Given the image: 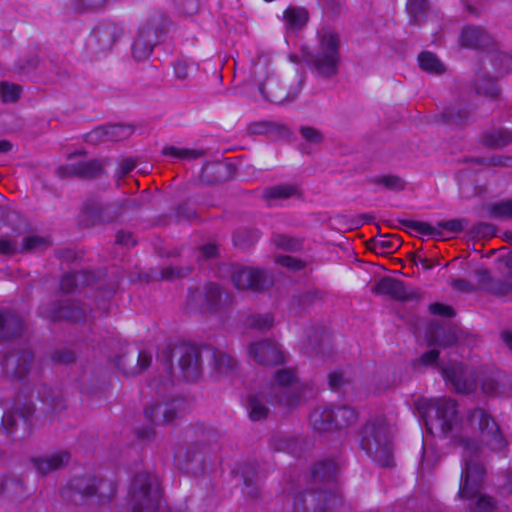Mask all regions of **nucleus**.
<instances>
[{
  "instance_id": "18",
  "label": "nucleus",
  "mask_w": 512,
  "mask_h": 512,
  "mask_svg": "<svg viewBox=\"0 0 512 512\" xmlns=\"http://www.w3.org/2000/svg\"><path fill=\"white\" fill-rule=\"evenodd\" d=\"M304 79L300 77L292 91L286 92L280 81L273 75H268L264 82H260L258 89L268 101L276 104L291 102L298 97L303 87Z\"/></svg>"
},
{
  "instance_id": "48",
  "label": "nucleus",
  "mask_w": 512,
  "mask_h": 512,
  "mask_svg": "<svg viewBox=\"0 0 512 512\" xmlns=\"http://www.w3.org/2000/svg\"><path fill=\"white\" fill-rule=\"evenodd\" d=\"M373 250L377 253H391L400 246L398 239H386L384 237L372 240Z\"/></svg>"
},
{
  "instance_id": "9",
  "label": "nucleus",
  "mask_w": 512,
  "mask_h": 512,
  "mask_svg": "<svg viewBox=\"0 0 512 512\" xmlns=\"http://www.w3.org/2000/svg\"><path fill=\"white\" fill-rule=\"evenodd\" d=\"M65 498L79 504L83 498L98 494L100 500L111 499L115 494V487L111 482L101 479L80 477L74 479L63 491Z\"/></svg>"
},
{
  "instance_id": "64",
  "label": "nucleus",
  "mask_w": 512,
  "mask_h": 512,
  "mask_svg": "<svg viewBox=\"0 0 512 512\" xmlns=\"http://www.w3.org/2000/svg\"><path fill=\"white\" fill-rule=\"evenodd\" d=\"M75 359V354L69 349L57 350L52 354V360L55 362L68 364Z\"/></svg>"
},
{
  "instance_id": "21",
  "label": "nucleus",
  "mask_w": 512,
  "mask_h": 512,
  "mask_svg": "<svg viewBox=\"0 0 512 512\" xmlns=\"http://www.w3.org/2000/svg\"><path fill=\"white\" fill-rule=\"evenodd\" d=\"M40 314L52 321L69 320L79 322L86 319V309L69 300L51 306H42Z\"/></svg>"
},
{
  "instance_id": "56",
  "label": "nucleus",
  "mask_w": 512,
  "mask_h": 512,
  "mask_svg": "<svg viewBox=\"0 0 512 512\" xmlns=\"http://www.w3.org/2000/svg\"><path fill=\"white\" fill-rule=\"evenodd\" d=\"M428 7L427 0H408L407 2V11L411 14L413 21L418 23L419 17L421 14L425 12Z\"/></svg>"
},
{
  "instance_id": "30",
  "label": "nucleus",
  "mask_w": 512,
  "mask_h": 512,
  "mask_svg": "<svg viewBox=\"0 0 512 512\" xmlns=\"http://www.w3.org/2000/svg\"><path fill=\"white\" fill-rule=\"evenodd\" d=\"M333 419V406L319 405L310 414L309 422L313 430L322 433L336 430Z\"/></svg>"
},
{
  "instance_id": "40",
  "label": "nucleus",
  "mask_w": 512,
  "mask_h": 512,
  "mask_svg": "<svg viewBox=\"0 0 512 512\" xmlns=\"http://www.w3.org/2000/svg\"><path fill=\"white\" fill-rule=\"evenodd\" d=\"M418 61L420 67L429 73H442L444 66L437 56L431 52L425 51L419 54Z\"/></svg>"
},
{
  "instance_id": "59",
  "label": "nucleus",
  "mask_w": 512,
  "mask_h": 512,
  "mask_svg": "<svg viewBox=\"0 0 512 512\" xmlns=\"http://www.w3.org/2000/svg\"><path fill=\"white\" fill-rule=\"evenodd\" d=\"M193 64L186 59H178L174 63V73L176 78L184 80L188 77Z\"/></svg>"
},
{
  "instance_id": "55",
  "label": "nucleus",
  "mask_w": 512,
  "mask_h": 512,
  "mask_svg": "<svg viewBox=\"0 0 512 512\" xmlns=\"http://www.w3.org/2000/svg\"><path fill=\"white\" fill-rule=\"evenodd\" d=\"M87 143L97 145L103 142H108L107 126H99L85 135Z\"/></svg>"
},
{
  "instance_id": "49",
  "label": "nucleus",
  "mask_w": 512,
  "mask_h": 512,
  "mask_svg": "<svg viewBox=\"0 0 512 512\" xmlns=\"http://www.w3.org/2000/svg\"><path fill=\"white\" fill-rule=\"evenodd\" d=\"M108 141H120L130 137L133 133V129L129 126L124 125H106Z\"/></svg>"
},
{
  "instance_id": "25",
  "label": "nucleus",
  "mask_w": 512,
  "mask_h": 512,
  "mask_svg": "<svg viewBox=\"0 0 512 512\" xmlns=\"http://www.w3.org/2000/svg\"><path fill=\"white\" fill-rule=\"evenodd\" d=\"M119 213L113 204L102 205L97 202H90L85 205L83 221L87 226L112 222Z\"/></svg>"
},
{
  "instance_id": "46",
  "label": "nucleus",
  "mask_w": 512,
  "mask_h": 512,
  "mask_svg": "<svg viewBox=\"0 0 512 512\" xmlns=\"http://www.w3.org/2000/svg\"><path fill=\"white\" fill-rule=\"evenodd\" d=\"M0 493L5 494L8 498H15V494H23V485L19 480L6 478L0 482Z\"/></svg>"
},
{
  "instance_id": "7",
  "label": "nucleus",
  "mask_w": 512,
  "mask_h": 512,
  "mask_svg": "<svg viewBox=\"0 0 512 512\" xmlns=\"http://www.w3.org/2000/svg\"><path fill=\"white\" fill-rule=\"evenodd\" d=\"M339 37L330 30H324L320 35L319 50L310 54L309 64L317 75L329 79L338 72L340 62Z\"/></svg>"
},
{
  "instance_id": "16",
  "label": "nucleus",
  "mask_w": 512,
  "mask_h": 512,
  "mask_svg": "<svg viewBox=\"0 0 512 512\" xmlns=\"http://www.w3.org/2000/svg\"><path fill=\"white\" fill-rule=\"evenodd\" d=\"M80 153L71 154L69 163L57 169L60 177L76 176L79 178H93L99 175L103 170V164L98 159L84 160L79 158Z\"/></svg>"
},
{
  "instance_id": "63",
  "label": "nucleus",
  "mask_w": 512,
  "mask_h": 512,
  "mask_svg": "<svg viewBox=\"0 0 512 512\" xmlns=\"http://www.w3.org/2000/svg\"><path fill=\"white\" fill-rule=\"evenodd\" d=\"M180 11L192 15L198 10V0H174Z\"/></svg>"
},
{
  "instance_id": "41",
  "label": "nucleus",
  "mask_w": 512,
  "mask_h": 512,
  "mask_svg": "<svg viewBox=\"0 0 512 512\" xmlns=\"http://www.w3.org/2000/svg\"><path fill=\"white\" fill-rule=\"evenodd\" d=\"M401 224L412 232L425 236H439L441 231L437 227L431 226L427 222L403 220Z\"/></svg>"
},
{
  "instance_id": "50",
  "label": "nucleus",
  "mask_w": 512,
  "mask_h": 512,
  "mask_svg": "<svg viewBox=\"0 0 512 512\" xmlns=\"http://www.w3.org/2000/svg\"><path fill=\"white\" fill-rule=\"evenodd\" d=\"M474 162L487 167L495 166L512 168V156L497 155L489 158H476Z\"/></svg>"
},
{
  "instance_id": "58",
  "label": "nucleus",
  "mask_w": 512,
  "mask_h": 512,
  "mask_svg": "<svg viewBox=\"0 0 512 512\" xmlns=\"http://www.w3.org/2000/svg\"><path fill=\"white\" fill-rule=\"evenodd\" d=\"M299 133L302 138L311 144H319L323 141V135L320 130L310 127V126H301L299 129Z\"/></svg>"
},
{
  "instance_id": "17",
  "label": "nucleus",
  "mask_w": 512,
  "mask_h": 512,
  "mask_svg": "<svg viewBox=\"0 0 512 512\" xmlns=\"http://www.w3.org/2000/svg\"><path fill=\"white\" fill-rule=\"evenodd\" d=\"M204 352L208 360L210 376L213 379L220 380L236 374L237 361L230 354L210 346H207Z\"/></svg>"
},
{
  "instance_id": "3",
  "label": "nucleus",
  "mask_w": 512,
  "mask_h": 512,
  "mask_svg": "<svg viewBox=\"0 0 512 512\" xmlns=\"http://www.w3.org/2000/svg\"><path fill=\"white\" fill-rule=\"evenodd\" d=\"M170 376L173 372V360L177 359L181 376L190 382L197 381L202 376V352L195 346L179 345L162 347L157 356Z\"/></svg>"
},
{
  "instance_id": "27",
  "label": "nucleus",
  "mask_w": 512,
  "mask_h": 512,
  "mask_svg": "<svg viewBox=\"0 0 512 512\" xmlns=\"http://www.w3.org/2000/svg\"><path fill=\"white\" fill-rule=\"evenodd\" d=\"M24 330V321L18 314L0 309V340L19 337Z\"/></svg>"
},
{
  "instance_id": "42",
  "label": "nucleus",
  "mask_w": 512,
  "mask_h": 512,
  "mask_svg": "<svg viewBox=\"0 0 512 512\" xmlns=\"http://www.w3.org/2000/svg\"><path fill=\"white\" fill-rule=\"evenodd\" d=\"M21 94L22 87L20 85L6 81L0 82V100L3 103H15L19 100Z\"/></svg>"
},
{
  "instance_id": "6",
  "label": "nucleus",
  "mask_w": 512,
  "mask_h": 512,
  "mask_svg": "<svg viewBox=\"0 0 512 512\" xmlns=\"http://www.w3.org/2000/svg\"><path fill=\"white\" fill-rule=\"evenodd\" d=\"M361 448L383 467L393 464L389 427L383 420L366 423L361 431Z\"/></svg>"
},
{
  "instance_id": "60",
  "label": "nucleus",
  "mask_w": 512,
  "mask_h": 512,
  "mask_svg": "<svg viewBox=\"0 0 512 512\" xmlns=\"http://www.w3.org/2000/svg\"><path fill=\"white\" fill-rule=\"evenodd\" d=\"M189 268L166 267L161 271V278L166 280H173L182 278L189 274Z\"/></svg>"
},
{
  "instance_id": "31",
  "label": "nucleus",
  "mask_w": 512,
  "mask_h": 512,
  "mask_svg": "<svg viewBox=\"0 0 512 512\" xmlns=\"http://www.w3.org/2000/svg\"><path fill=\"white\" fill-rule=\"evenodd\" d=\"M460 43L467 48H486L492 43L491 37L481 27L466 26L463 28Z\"/></svg>"
},
{
  "instance_id": "62",
  "label": "nucleus",
  "mask_w": 512,
  "mask_h": 512,
  "mask_svg": "<svg viewBox=\"0 0 512 512\" xmlns=\"http://www.w3.org/2000/svg\"><path fill=\"white\" fill-rule=\"evenodd\" d=\"M429 312L434 315H439L447 318H451L455 315L452 307L444 305L442 303H432L429 305Z\"/></svg>"
},
{
  "instance_id": "5",
  "label": "nucleus",
  "mask_w": 512,
  "mask_h": 512,
  "mask_svg": "<svg viewBox=\"0 0 512 512\" xmlns=\"http://www.w3.org/2000/svg\"><path fill=\"white\" fill-rule=\"evenodd\" d=\"M128 497L132 512H156L161 500L158 477L147 471L137 473L130 484Z\"/></svg>"
},
{
  "instance_id": "33",
  "label": "nucleus",
  "mask_w": 512,
  "mask_h": 512,
  "mask_svg": "<svg viewBox=\"0 0 512 512\" xmlns=\"http://www.w3.org/2000/svg\"><path fill=\"white\" fill-rule=\"evenodd\" d=\"M94 277L90 272H71L65 274L60 282V288L65 293L79 291L81 288L91 285Z\"/></svg>"
},
{
  "instance_id": "53",
  "label": "nucleus",
  "mask_w": 512,
  "mask_h": 512,
  "mask_svg": "<svg viewBox=\"0 0 512 512\" xmlns=\"http://www.w3.org/2000/svg\"><path fill=\"white\" fill-rule=\"evenodd\" d=\"M162 152L166 156L179 158V159H196V158L200 157V155H201V153L196 150L181 149V148H176L173 146L165 147Z\"/></svg>"
},
{
  "instance_id": "12",
  "label": "nucleus",
  "mask_w": 512,
  "mask_h": 512,
  "mask_svg": "<svg viewBox=\"0 0 512 512\" xmlns=\"http://www.w3.org/2000/svg\"><path fill=\"white\" fill-rule=\"evenodd\" d=\"M440 370L445 381L457 393H471L478 386L479 373L475 368L455 362L449 366H441Z\"/></svg>"
},
{
  "instance_id": "57",
  "label": "nucleus",
  "mask_w": 512,
  "mask_h": 512,
  "mask_svg": "<svg viewBox=\"0 0 512 512\" xmlns=\"http://www.w3.org/2000/svg\"><path fill=\"white\" fill-rule=\"evenodd\" d=\"M276 263L293 271L301 270L306 266L304 261L289 255H278Z\"/></svg>"
},
{
  "instance_id": "51",
  "label": "nucleus",
  "mask_w": 512,
  "mask_h": 512,
  "mask_svg": "<svg viewBox=\"0 0 512 512\" xmlns=\"http://www.w3.org/2000/svg\"><path fill=\"white\" fill-rule=\"evenodd\" d=\"M274 324V317L270 313L252 315L249 318V325L258 330H268Z\"/></svg>"
},
{
  "instance_id": "15",
  "label": "nucleus",
  "mask_w": 512,
  "mask_h": 512,
  "mask_svg": "<svg viewBox=\"0 0 512 512\" xmlns=\"http://www.w3.org/2000/svg\"><path fill=\"white\" fill-rule=\"evenodd\" d=\"M248 355L262 366H276L285 363V353L279 343L270 339L252 342L248 346Z\"/></svg>"
},
{
  "instance_id": "43",
  "label": "nucleus",
  "mask_w": 512,
  "mask_h": 512,
  "mask_svg": "<svg viewBox=\"0 0 512 512\" xmlns=\"http://www.w3.org/2000/svg\"><path fill=\"white\" fill-rule=\"evenodd\" d=\"M487 293L497 297L512 298V281L493 278L491 284L487 286Z\"/></svg>"
},
{
  "instance_id": "45",
  "label": "nucleus",
  "mask_w": 512,
  "mask_h": 512,
  "mask_svg": "<svg viewBox=\"0 0 512 512\" xmlns=\"http://www.w3.org/2000/svg\"><path fill=\"white\" fill-rule=\"evenodd\" d=\"M259 238L256 231H250L247 229H239L233 236V242L235 246L245 248L255 243Z\"/></svg>"
},
{
  "instance_id": "34",
  "label": "nucleus",
  "mask_w": 512,
  "mask_h": 512,
  "mask_svg": "<svg viewBox=\"0 0 512 512\" xmlns=\"http://www.w3.org/2000/svg\"><path fill=\"white\" fill-rule=\"evenodd\" d=\"M338 472L336 463L332 460L321 461L315 465L312 470V478L314 483H324L331 486V482L335 480Z\"/></svg>"
},
{
  "instance_id": "47",
  "label": "nucleus",
  "mask_w": 512,
  "mask_h": 512,
  "mask_svg": "<svg viewBox=\"0 0 512 512\" xmlns=\"http://www.w3.org/2000/svg\"><path fill=\"white\" fill-rule=\"evenodd\" d=\"M39 395L41 401L50 406L53 410L57 411L64 408L60 394L56 393L51 388L43 387V393L41 394V392H39Z\"/></svg>"
},
{
  "instance_id": "32",
  "label": "nucleus",
  "mask_w": 512,
  "mask_h": 512,
  "mask_svg": "<svg viewBox=\"0 0 512 512\" xmlns=\"http://www.w3.org/2000/svg\"><path fill=\"white\" fill-rule=\"evenodd\" d=\"M481 143L490 148H502L512 143V130L494 127L486 130L481 136Z\"/></svg>"
},
{
  "instance_id": "10",
  "label": "nucleus",
  "mask_w": 512,
  "mask_h": 512,
  "mask_svg": "<svg viewBox=\"0 0 512 512\" xmlns=\"http://www.w3.org/2000/svg\"><path fill=\"white\" fill-rule=\"evenodd\" d=\"M166 25V17L162 14H157L139 27L132 44V55L137 61L145 60L151 55L158 36L164 31Z\"/></svg>"
},
{
  "instance_id": "26",
  "label": "nucleus",
  "mask_w": 512,
  "mask_h": 512,
  "mask_svg": "<svg viewBox=\"0 0 512 512\" xmlns=\"http://www.w3.org/2000/svg\"><path fill=\"white\" fill-rule=\"evenodd\" d=\"M71 455L68 451L60 450L53 454L32 459L35 469L42 475H47L69 464Z\"/></svg>"
},
{
  "instance_id": "22",
  "label": "nucleus",
  "mask_w": 512,
  "mask_h": 512,
  "mask_svg": "<svg viewBox=\"0 0 512 512\" xmlns=\"http://www.w3.org/2000/svg\"><path fill=\"white\" fill-rule=\"evenodd\" d=\"M373 291L398 301L418 300L421 297L420 291L407 290L403 281L392 277L381 278L374 286Z\"/></svg>"
},
{
  "instance_id": "61",
  "label": "nucleus",
  "mask_w": 512,
  "mask_h": 512,
  "mask_svg": "<svg viewBox=\"0 0 512 512\" xmlns=\"http://www.w3.org/2000/svg\"><path fill=\"white\" fill-rule=\"evenodd\" d=\"M17 252H20V248L15 241H12L7 236L0 237V254L13 255Z\"/></svg>"
},
{
  "instance_id": "11",
  "label": "nucleus",
  "mask_w": 512,
  "mask_h": 512,
  "mask_svg": "<svg viewBox=\"0 0 512 512\" xmlns=\"http://www.w3.org/2000/svg\"><path fill=\"white\" fill-rule=\"evenodd\" d=\"M34 410L31 403L22 406L15 403L12 410L5 412L3 404L0 403V420L6 434L16 440L27 437L31 433V417Z\"/></svg>"
},
{
  "instance_id": "39",
  "label": "nucleus",
  "mask_w": 512,
  "mask_h": 512,
  "mask_svg": "<svg viewBox=\"0 0 512 512\" xmlns=\"http://www.w3.org/2000/svg\"><path fill=\"white\" fill-rule=\"evenodd\" d=\"M107 0H70L69 9L75 13L95 12L105 7Z\"/></svg>"
},
{
  "instance_id": "20",
  "label": "nucleus",
  "mask_w": 512,
  "mask_h": 512,
  "mask_svg": "<svg viewBox=\"0 0 512 512\" xmlns=\"http://www.w3.org/2000/svg\"><path fill=\"white\" fill-rule=\"evenodd\" d=\"M190 299L199 303L201 309L207 312H217L231 301L228 295L223 299L220 287L214 283H207L192 293Z\"/></svg>"
},
{
  "instance_id": "14",
  "label": "nucleus",
  "mask_w": 512,
  "mask_h": 512,
  "mask_svg": "<svg viewBox=\"0 0 512 512\" xmlns=\"http://www.w3.org/2000/svg\"><path fill=\"white\" fill-rule=\"evenodd\" d=\"M187 411V402L184 399H171L156 402L145 409V417L155 425L171 423L182 417Z\"/></svg>"
},
{
  "instance_id": "13",
  "label": "nucleus",
  "mask_w": 512,
  "mask_h": 512,
  "mask_svg": "<svg viewBox=\"0 0 512 512\" xmlns=\"http://www.w3.org/2000/svg\"><path fill=\"white\" fill-rule=\"evenodd\" d=\"M231 282L239 290L262 291L272 284L268 273L259 268L234 266L231 271Z\"/></svg>"
},
{
  "instance_id": "37",
  "label": "nucleus",
  "mask_w": 512,
  "mask_h": 512,
  "mask_svg": "<svg viewBox=\"0 0 512 512\" xmlns=\"http://www.w3.org/2000/svg\"><path fill=\"white\" fill-rule=\"evenodd\" d=\"M333 417L335 429L338 430L354 423L357 419V413L348 406L333 407Z\"/></svg>"
},
{
  "instance_id": "44",
  "label": "nucleus",
  "mask_w": 512,
  "mask_h": 512,
  "mask_svg": "<svg viewBox=\"0 0 512 512\" xmlns=\"http://www.w3.org/2000/svg\"><path fill=\"white\" fill-rule=\"evenodd\" d=\"M371 182L374 184H379L384 186L389 190L400 191L405 187L404 181L395 175H382L376 176L371 179Z\"/></svg>"
},
{
  "instance_id": "54",
  "label": "nucleus",
  "mask_w": 512,
  "mask_h": 512,
  "mask_svg": "<svg viewBox=\"0 0 512 512\" xmlns=\"http://www.w3.org/2000/svg\"><path fill=\"white\" fill-rule=\"evenodd\" d=\"M273 242L278 248L289 251H296L301 247V243L298 240L283 234L275 235Z\"/></svg>"
},
{
  "instance_id": "1",
  "label": "nucleus",
  "mask_w": 512,
  "mask_h": 512,
  "mask_svg": "<svg viewBox=\"0 0 512 512\" xmlns=\"http://www.w3.org/2000/svg\"><path fill=\"white\" fill-rule=\"evenodd\" d=\"M423 413L434 412L437 425L446 437L460 440L463 446L462 476L459 496L466 500H475L471 509L478 512H490L495 506L492 497L480 494L481 485L485 476L484 467L475 459L477 447L462 435L467 432L468 425L477 429L482 441L494 451L505 448L506 440L494 417L484 408H475L468 412L467 422L459 420L457 403L448 398L428 399L425 401Z\"/></svg>"
},
{
  "instance_id": "28",
  "label": "nucleus",
  "mask_w": 512,
  "mask_h": 512,
  "mask_svg": "<svg viewBox=\"0 0 512 512\" xmlns=\"http://www.w3.org/2000/svg\"><path fill=\"white\" fill-rule=\"evenodd\" d=\"M473 108L470 103L457 102L447 106L442 114V120L450 126H462L472 119Z\"/></svg>"
},
{
  "instance_id": "24",
  "label": "nucleus",
  "mask_w": 512,
  "mask_h": 512,
  "mask_svg": "<svg viewBox=\"0 0 512 512\" xmlns=\"http://www.w3.org/2000/svg\"><path fill=\"white\" fill-rule=\"evenodd\" d=\"M115 366L124 375H135L148 368L152 362V354L148 351H140L137 355L133 352H125L115 359Z\"/></svg>"
},
{
  "instance_id": "8",
  "label": "nucleus",
  "mask_w": 512,
  "mask_h": 512,
  "mask_svg": "<svg viewBox=\"0 0 512 512\" xmlns=\"http://www.w3.org/2000/svg\"><path fill=\"white\" fill-rule=\"evenodd\" d=\"M341 506V496L334 486L317 492L300 493L293 498L295 512H338Z\"/></svg>"
},
{
  "instance_id": "19",
  "label": "nucleus",
  "mask_w": 512,
  "mask_h": 512,
  "mask_svg": "<svg viewBox=\"0 0 512 512\" xmlns=\"http://www.w3.org/2000/svg\"><path fill=\"white\" fill-rule=\"evenodd\" d=\"M175 465L186 473L197 475L204 470L203 451L197 444L179 445L174 452Z\"/></svg>"
},
{
  "instance_id": "29",
  "label": "nucleus",
  "mask_w": 512,
  "mask_h": 512,
  "mask_svg": "<svg viewBox=\"0 0 512 512\" xmlns=\"http://www.w3.org/2000/svg\"><path fill=\"white\" fill-rule=\"evenodd\" d=\"M122 33L121 27L109 22L101 23L93 30L94 38L102 51L111 50Z\"/></svg>"
},
{
  "instance_id": "23",
  "label": "nucleus",
  "mask_w": 512,
  "mask_h": 512,
  "mask_svg": "<svg viewBox=\"0 0 512 512\" xmlns=\"http://www.w3.org/2000/svg\"><path fill=\"white\" fill-rule=\"evenodd\" d=\"M33 355L29 350L13 351L6 355L2 363L7 376L22 379L29 372Z\"/></svg>"
},
{
  "instance_id": "4",
  "label": "nucleus",
  "mask_w": 512,
  "mask_h": 512,
  "mask_svg": "<svg viewBox=\"0 0 512 512\" xmlns=\"http://www.w3.org/2000/svg\"><path fill=\"white\" fill-rule=\"evenodd\" d=\"M483 67L477 73L475 91L479 95L495 99L500 89L495 79L506 75L512 70V57L502 51H489L482 59Z\"/></svg>"
},
{
  "instance_id": "52",
  "label": "nucleus",
  "mask_w": 512,
  "mask_h": 512,
  "mask_svg": "<svg viewBox=\"0 0 512 512\" xmlns=\"http://www.w3.org/2000/svg\"><path fill=\"white\" fill-rule=\"evenodd\" d=\"M48 241L46 238L39 236H28L23 239L22 246L20 247V252H30L39 250L47 247Z\"/></svg>"
},
{
  "instance_id": "35",
  "label": "nucleus",
  "mask_w": 512,
  "mask_h": 512,
  "mask_svg": "<svg viewBox=\"0 0 512 512\" xmlns=\"http://www.w3.org/2000/svg\"><path fill=\"white\" fill-rule=\"evenodd\" d=\"M285 24L289 29L302 28L308 21V13L304 8L288 7L283 15Z\"/></svg>"
},
{
  "instance_id": "38",
  "label": "nucleus",
  "mask_w": 512,
  "mask_h": 512,
  "mask_svg": "<svg viewBox=\"0 0 512 512\" xmlns=\"http://www.w3.org/2000/svg\"><path fill=\"white\" fill-rule=\"evenodd\" d=\"M488 214L491 218L500 220L512 219V198L503 199L488 206Z\"/></svg>"
},
{
  "instance_id": "36",
  "label": "nucleus",
  "mask_w": 512,
  "mask_h": 512,
  "mask_svg": "<svg viewBox=\"0 0 512 512\" xmlns=\"http://www.w3.org/2000/svg\"><path fill=\"white\" fill-rule=\"evenodd\" d=\"M298 194V188L295 185L291 184H280L270 188H267L264 191V197L268 201L274 200H286L292 196Z\"/></svg>"
},
{
  "instance_id": "2",
  "label": "nucleus",
  "mask_w": 512,
  "mask_h": 512,
  "mask_svg": "<svg viewBox=\"0 0 512 512\" xmlns=\"http://www.w3.org/2000/svg\"><path fill=\"white\" fill-rule=\"evenodd\" d=\"M304 385L300 384L292 369H281L274 375L267 394L251 393L247 396L246 408L252 421H260L268 417L270 407L292 409L300 404Z\"/></svg>"
}]
</instances>
